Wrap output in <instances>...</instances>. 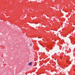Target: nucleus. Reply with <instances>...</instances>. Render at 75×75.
Segmentation results:
<instances>
[{"mask_svg": "<svg viewBox=\"0 0 75 75\" xmlns=\"http://www.w3.org/2000/svg\"><path fill=\"white\" fill-rule=\"evenodd\" d=\"M32 64H33V62H30V63H29L28 64V65H29V66H30V65L31 66V65H32Z\"/></svg>", "mask_w": 75, "mask_h": 75, "instance_id": "nucleus-1", "label": "nucleus"}, {"mask_svg": "<svg viewBox=\"0 0 75 75\" xmlns=\"http://www.w3.org/2000/svg\"><path fill=\"white\" fill-rule=\"evenodd\" d=\"M32 44H30V46H31V45H32Z\"/></svg>", "mask_w": 75, "mask_h": 75, "instance_id": "nucleus-2", "label": "nucleus"}]
</instances>
